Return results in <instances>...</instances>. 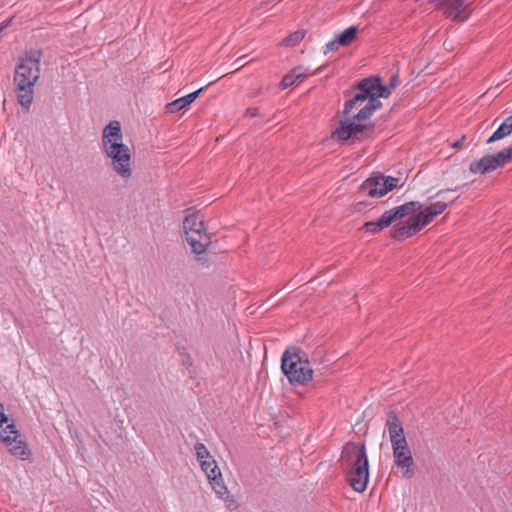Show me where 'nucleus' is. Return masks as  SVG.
Listing matches in <instances>:
<instances>
[{
	"label": "nucleus",
	"instance_id": "bb28decb",
	"mask_svg": "<svg viewBox=\"0 0 512 512\" xmlns=\"http://www.w3.org/2000/svg\"><path fill=\"white\" fill-rule=\"evenodd\" d=\"M8 422L7 416L4 414V407L3 404L0 403V428L3 426V424Z\"/></svg>",
	"mask_w": 512,
	"mask_h": 512
},
{
	"label": "nucleus",
	"instance_id": "f03ea898",
	"mask_svg": "<svg viewBox=\"0 0 512 512\" xmlns=\"http://www.w3.org/2000/svg\"><path fill=\"white\" fill-rule=\"evenodd\" d=\"M43 53L31 49L19 58L14 73V85L17 101L25 112H29L34 97V86L40 78V62Z\"/></svg>",
	"mask_w": 512,
	"mask_h": 512
},
{
	"label": "nucleus",
	"instance_id": "2eb2a0df",
	"mask_svg": "<svg viewBox=\"0 0 512 512\" xmlns=\"http://www.w3.org/2000/svg\"><path fill=\"white\" fill-rule=\"evenodd\" d=\"M422 208V204L419 201H410L400 206L394 207L387 212H390L392 221L401 219L407 215H410Z\"/></svg>",
	"mask_w": 512,
	"mask_h": 512
},
{
	"label": "nucleus",
	"instance_id": "9d476101",
	"mask_svg": "<svg viewBox=\"0 0 512 512\" xmlns=\"http://www.w3.org/2000/svg\"><path fill=\"white\" fill-rule=\"evenodd\" d=\"M507 164L504 153L501 151L483 156L479 160L472 161L469 169L472 173L486 174Z\"/></svg>",
	"mask_w": 512,
	"mask_h": 512
},
{
	"label": "nucleus",
	"instance_id": "4be33fe9",
	"mask_svg": "<svg viewBox=\"0 0 512 512\" xmlns=\"http://www.w3.org/2000/svg\"><path fill=\"white\" fill-rule=\"evenodd\" d=\"M197 461L201 463L203 460H209L213 458L208 449L203 443L197 442L194 446Z\"/></svg>",
	"mask_w": 512,
	"mask_h": 512
},
{
	"label": "nucleus",
	"instance_id": "473e14b6",
	"mask_svg": "<svg viewBox=\"0 0 512 512\" xmlns=\"http://www.w3.org/2000/svg\"><path fill=\"white\" fill-rule=\"evenodd\" d=\"M362 205H363V203H362V202H358V203L356 204V206H357V210H360V209H361V207H360V206H362Z\"/></svg>",
	"mask_w": 512,
	"mask_h": 512
},
{
	"label": "nucleus",
	"instance_id": "393cba45",
	"mask_svg": "<svg viewBox=\"0 0 512 512\" xmlns=\"http://www.w3.org/2000/svg\"><path fill=\"white\" fill-rule=\"evenodd\" d=\"M197 256L195 258V260L197 261V263L202 266V267H206L209 265V261H208V258H207V255L205 254V252H199V253H195Z\"/></svg>",
	"mask_w": 512,
	"mask_h": 512
},
{
	"label": "nucleus",
	"instance_id": "f3484780",
	"mask_svg": "<svg viewBox=\"0 0 512 512\" xmlns=\"http://www.w3.org/2000/svg\"><path fill=\"white\" fill-rule=\"evenodd\" d=\"M308 76V69L303 66H298L287 73L280 83L283 89L292 86L296 81H302Z\"/></svg>",
	"mask_w": 512,
	"mask_h": 512
},
{
	"label": "nucleus",
	"instance_id": "72a5a7b5",
	"mask_svg": "<svg viewBox=\"0 0 512 512\" xmlns=\"http://www.w3.org/2000/svg\"><path fill=\"white\" fill-rule=\"evenodd\" d=\"M242 58H238L236 61H235V64L239 63L241 61Z\"/></svg>",
	"mask_w": 512,
	"mask_h": 512
},
{
	"label": "nucleus",
	"instance_id": "2f4dec72",
	"mask_svg": "<svg viewBox=\"0 0 512 512\" xmlns=\"http://www.w3.org/2000/svg\"><path fill=\"white\" fill-rule=\"evenodd\" d=\"M458 187H456L454 190H457ZM452 189H450L449 191H451ZM448 190H440L437 192L436 196H442L443 194H445Z\"/></svg>",
	"mask_w": 512,
	"mask_h": 512
},
{
	"label": "nucleus",
	"instance_id": "f8f14e48",
	"mask_svg": "<svg viewBox=\"0 0 512 512\" xmlns=\"http://www.w3.org/2000/svg\"><path fill=\"white\" fill-rule=\"evenodd\" d=\"M447 208V203L438 201L435 203H432L431 205L427 206L425 209L421 210L417 215V219L420 222V225L423 227L428 225L432 220L442 214L445 209Z\"/></svg>",
	"mask_w": 512,
	"mask_h": 512
},
{
	"label": "nucleus",
	"instance_id": "b1692460",
	"mask_svg": "<svg viewBox=\"0 0 512 512\" xmlns=\"http://www.w3.org/2000/svg\"><path fill=\"white\" fill-rule=\"evenodd\" d=\"M339 46H342V45L340 43H338V37H336L334 40L329 41L325 45L323 53L326 55L329 52L336 51L339 48Z\"/></svg>",
	"mask_w": 512,
	"mask_h": 512
},
{
	"label": "nucleus",
	"instance_id": "ddd939ff",
	"mask_svg": "<svg viewBox=\"0 0 512 512\" xmlns=\"http://www.w3.org/2000/svg\"><path fill=\"white\" fill-rule=\"evenodd\" d=\"M210 84L211 83L199 88L198 90H196L192 93H189L186 96L178 98L175 101L169 103L167 105V111L169 113H176V112H179L180 110H182L183 108L189 106L191 103H193L196 100V98L199 96V94L201 92H203Z\"/></svg>",
	"mask_w": 512,
	"mask_h": 512
},
{
	"label": "nucleus",
	"instance_id": "a211bd4d",
	"mask_svg": "<svg viewBox=\"0 0 512 512\" xmlns=\"http://www.w3.org/2000/svg\"><path fill=\"white\" fill-rule=\"evenodd\" d=\"M512 133V115L508 116L494 133L487 139L486 143L490 144L499 141Z\"/></svg>",
	"mask_w": 512,
	"mask_h": 512
},
{
	"label": "nucleus",
	"instance_id": "5701e85b",
	"mask_svg": "<svg viewBox=\"0 0 512 512\" xmlns=\"http://www.w3.org/2000/svg\"><path fill=\"white\" fill-rule=\"evenodd\" d=\"M305 33L303 31H296L290 34L284 41L285 45L293 46L298 44L304 38Z\"/></svg>",
	"mask_w": 512,
	"mask_h": 512
},
{
	"label": "nucleus",
	"instance_id": "aec40b11",
	"mask_svg": "<svg viewBox=\"0 0 512 512\" xmlns=\"http://www.w3.org/2000/svg\"><path fill=\"white\" fill-rule=\"evenodd\" d=\"M8 450L13 456L21 460H28L31 457V451L23 438L15 441V443L8 447Z\"/></svg>",
	"mask_w": 512,
	"mask_h": 512
},
{
	"label": "nucleus",
	"instance_id": "9b49d317",
	"mask_svg": "<svg viewBox=\"0 0 512 512\" xmlns=\"http://www.w3.org/2000/svg\"><path fill=\"white\" fill-rule=\"evenodd\" d=\"M423 228L417 217L410 219L408 223L397 224L392 229V237L396 240H404L416 234Z\"/></svg>",
	"mask_w": 512,
	"mask_h": 512
},
{
	"label": "nucleus",
	"instance_id": "a878e982",
	"mask_svg": "<svg viewBox=\"0 0 512 512\" xmlns=\"http://www.w3.org/2000/svg\"><path fill=\"white\" fill-rule=\"evenodd\" d=\"M399 76L397 74H393L389 81V87L391 89H394L399 84Z\"/></svg>",
	"mask_w": 512,
	"mask_h": 512
},
{
	"label": "nucleus",
	"instance_id": "6e6552de",
	"mask_svg": "<svg viewBox=\"0 0 512 512\" xmlns=\"http://www.w3.org/2000/svg\"><path fill=\"white\" fill-rule=\"evenodd\" d=\"M398 178L374 173L360 186V191L372 198L382 197L397 187Z\"/></svg>",
	"mask_w": 512,
	"mask_h": 512
},
{
	"label": "nucleus",
	"instance_id": "4468645a",
	"mask_svg": "<svg viewBox=\"0 0 512 512\" xmlns=\"http://www.w3.org/2000/svg\"><path fill=\"white\" fill-rule=\"evenodd\" d=\"M364 85H367L373 97L386 98L391 94L392 89L388 85H383L379 77L364 78Z\"/></svg>",
	"mask_w": 512,
	"mask_h": 512
},
{
	"label": "nucleus",
	"instance_id": "20e7f679",
	"mask_svg": "<svg viewBox=\"0 0 512 512\" xmlns=\"http://www.w3.org/2000/svg\"><path fill=\"white\" fill-rule=\"evenodd\" d=\"M386 426L392 445L394 463L401 469L403 477L411 478L414 474L412 469L414 460L404 436L402 424L394 412L388 414Z\"/></svg>",
	"mask_w": 512,
	"mask_h": 512
},
{
	"label": "nucleus",
	"instance_id": "7ed1b4c3",
	"mask_svg": "<svg viewBox=\"0 0 512 512\" xmlns=\"http://www.w3.org/2000/svg\"><path fill=\"white\" fill-rule=\"evenodd\" d=\"M102 145L106 156L111 159V165L116 174L123 179L130 178L132 175L131 151L123 143L120 122L111 121L104 127Z\"/></svg>",
	"mask_w": 512,
	"mask_h": 512
},
{
	"label": "nucleus",
	"instance_id": "6ab92c4d",
	"mask_svg": "<svg viewBox=\"0 0 512 512\" xmlns=\"http://www.w3.org/2000/svg\"><path fill=\"white\" fill-rule=\"evenodd\" d=\"M0 438L5 446L10 447L15 441L23 438L13 423L7 424L6 427L0 428Z\"/></svg>",
	"mask_w": 512,
	"mask_h": 512
},
{
	"label": "nucleus",
	"instance_id": "dca6fc26",
	"mask_svg": "<svg viewBox=\"0 0 512 512\" xmlns=\"http://www.w3.org/2000/svg\"><path fill=\"white\" fill-rule=\"evenodd\" d=\"M390 212L385 211L377 221H368L364 223L362 229L368 233H378L388 227L393 221Z\"/></svg>",
	"mask_w": 512,
	"mask_h": 512
},
{
	"label": "nucleus",
	"instance_id": "1a4fd4ad",
	"mask_svg": "<svg viewBox=\"0 0 512 512\" xmlns=\"http://www.w3.org/2000/svg\"><path fill=\"white\" fill-rule=\"evenodd\" d=\"M199 464L217 497L226 502L231 499L230 492L224 483L221 470L214 457L209 460H203Z\"/></svg>",
	"mask_w": 512,
	"mask_h": 512
},
{
	"label": "nucleus",
	"instance_id": "cd10ccee",
	"mask_svg": "<svg viewBox=\"0 0 512 512\" xmlns=\"http://www.w3.org/2000/svg\"><path fill=\"white\" fill-rule=\"evenodd\" d=\"M502 152L504 153L507 163L511 162L512 161V146L508 147L506 149H503Z\"/></svg>",
	"mask_w": 512,
	"mask_h": 512
},
{
	"label": "nucleus",
	"instance_id": "423d86ee",
	"mask_svg": "<svg viewBox=\"0 0 512 512\" xmlns=\"http://www.w3.org/2000/svg\"><path fill=\"white\" fill-rule=\"evenodd\" d=\"M281 370L292 385H305L313 375L308 356L300 348H288L284 351Z\"/></svg>",
	"mask_w": 512,
	"mask_h": 512
},
{
	"label": "nucleus",
	"instance_id": "7c9ffc66",
	"mask_svg": "<svg viewBox=\"0 0 512 512\" xmlns=\"http://www.w3.org/2000/svg\"><path fill=\"white\" fill-rule=\"evenodd\" d=\"M464 140V137L462 138L461 141H455L454 143L451 144L452 147L454 148H458L462 145V141Z\"/></svg>",
	"mask_w": 512,
	"mask_h": 512
},
{
	"label": "nucleus",
	"instance_id": "39448f33",
	"mask_svg": "<svg viewBox=\"0 0 512 512\" xmlns=\"http://www.w3.org/2000/svg\"><path fill=\"white\" fill-rule=\"evenodd\" d=\"M342 459L352 462L348 482L356 492L365 491L369 479V464L365 445L348 443L342 451Z\"/></svg>",
	"mask_w": 512,
	"mask_h": 512
},
{
	"label": "nucleus",
	"instance_id": "c756f323",
	"mask_svg": "<svg viewBox=\"0 0 512 512\" xmlns=\"http://www.w3.org/2000/svg\"><path fill=\"white\" fill-rule=\"evenodd\" d=\"M11 22V19L5 20L0 24V32L5 29Z\"/></svg>",
	"mask_w": 512,
	"mask_h": 512
},
{
	"label": "nucleus",
	"instance_id": "c85d7f7f",
	"mask_svg": "<svg viewBox=\"0 0 512 512\" xmlns=\"http://www.w3.org/2000/svg\"><path fill=\"white\" fill-rule=\"evenodd\" d=\"M246 114L249 115L250 117H255L258 114V109L257 108H248L246 111Z\"/></svg>",
	"mask_w": 512,
	"mask_h": 512
},
{
	"label": "nucleus",
	"instance_id": "f257e3e1",
	"mask_svg": "<svg viewBox=\"0 0 512 512\" xmlns=\"http://www.w3.org/2000/svg\"><path fill=\"white\" fill-rule=\"evenodd\" d=\"M344 96L347 98L343 107L345 119L339 122L331 137L339 142L349 139L360 141L370 137L374 125L369 119L382 106L380 100L373 97L363 79L355 85L353 93L345 91Z\"/></svg>",
	"mask_w": 512,
	"mask_h": 512
},
{
	"label": "nucleus",
	"instance_id": "412c9836",
	"mask_svg": "<svg viewBox=\"0 0 512 512\" xmlns=\"http://www.w3.org/2000/svg\"><path fill=\"white\" fill-rule=\"evenodd\" d=\"M357 32L358 29L356 26L348 27L338 36V43L342 46H348L355 40Z\"/></svg>",
	"mask_w": 512,
	"mask_h": 512
},
{
	"label": "nucleus",
	"instance_id": "f704fd0d",
	"mask_svg": "<svg viewBox=\"0 0 512 512\" xmlns=\"http://www.w3.org/2000/svg\"><path fill=\"white\" fill-rule=\"evenodd\" d=\"M243 65H239L238 67H236V70H239Z\"/></svg>",
	"mask_w": 512,
	"mask_h": 512
},
{
	"label": "nucleus",
	"instance_id": "0eeeda50",
	"mask_svg": "<svg viewBox=\"0 0 512 512\" xmlns=\"http://www.w3.org/2000/svg\"><path fill=\"white\" fill-rule=\"evenodd\" d=\"M183 230L193 253L206 251L210 244V237L206 231L203 217L199 213H191L185 217Z\"/></svg>",
	"mask_w": 512,
	"mask_h": 512
}]
</instances>
